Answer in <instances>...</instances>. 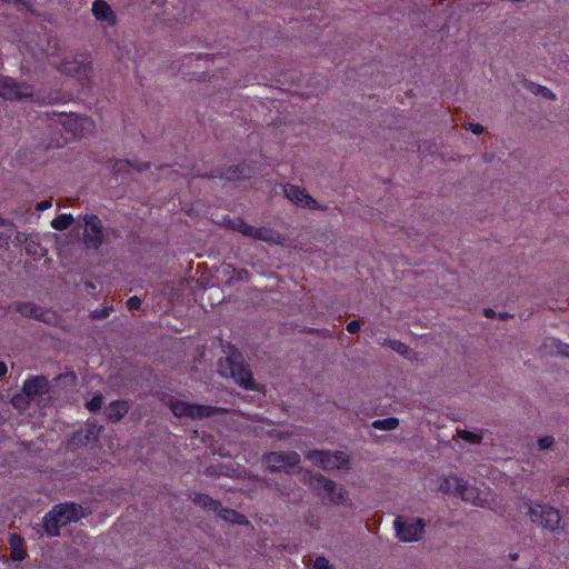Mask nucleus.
<instances>
[{
    "label": "nucleus",
    "mask_w": 569,
    "mask_h": 569,
    "mask_svg": "<svg viewBox=\"0 0 569 569\" xmlns=\"http://www.w3.org/2000/svg\"><path fill=\"white\" fill-rule=\"evenodd\" d=\"M219 373L230 377L237 385L246 390H257L251 370L243 363V357L239 351H233L218 363Z\"/></svg>",
    "instance_id": "obj_1"
},
{
    "label": "nucleus",
    "mask_w": 569,
    "mask_h": 569,
    "mask_svg": "<svg viewBox=\"0 0 569 569\" xmlns=\"http://www.w3.org/2000/svg\"><path fill=\"white\" fill-rule=\"evenodd\" d=\"M528 516L532 523L541 526L551 532H559L561 516L558 509L542 503H535L529 507Z\"/></svg>",
    "instance_id": "obj_2"
},
{
    "label": "nucleus",
    "mask_w": 569,
    "mask_h": 569,
    "mask_svg": "<svg viewBox=\"0 0 569 569\" xmlns=\"http://www.w3.org/2000/svg\"><path fill=\"white\" fill-rule=\"evenodd\" d=\"M306 458L325 470L345 469L349 465V457L342 451L312 449Z\"/></svg>",
    "instance_id": "obj_3"
},
{
    "label": "nucleus",
    "mask_w": 569,
    "mask_h": 569,
    "mask_svg": "<svg viewBox=\"0 0 569 569\" xmlns=\"http://www.w3.org/2000/svg\"><path fill=\"white\" fill-rule=\"evenodd\" d=\"M310 485L319 495L335 502L336 505H345L348 500L347 490L322 475H315L310 479Z\"/></svg>",
    "instance_id": "obj_4"
},
{
    "label": "nucleus",
    "mask_w": 569,
    "mask_h": 569,
    "mask_svg": "<svg viewBox=\"0 0 569 569\" xmlns=\"http://www.w3.org/2000/svg\"><path fill=\"white\" fill-rule=\"evenodd\" d=\"M262 462L270 472L287 471L300 463V456L296 451H270L262 456Z\"/></svg>",
    "instance_id": "obj_5"
},
{
    "label": "nucleus",
    "mask_w": 569,
    "mask_h": 569,
    "mask_svg": "<svg viewBox=\"0 0 569 569\" xmlns=\"http://www.w3.org/2000/svg\"><path fill=\"white\" fill-rule=\"evenodd\" d=\"M229 224L233 230H237L241 234L252 239L263 240L268 242H280L281 239L280 234L273 232L271 229L264 227L256 228L247 223L242 219V216L233 217V219L229 220Z\"/></svg>",
    "instance_id": "obj_6"
},
{
    "label": "nucleus",
    "mask_w": 569,
    "mask_h": 569,
    "mask_svg": "<svg viewBox=\"0 0 569 569\" xmlns=\"http://www.w3.org/2000/svg\"><path fill=\"white\" fill-rule=\"evenodd\" d=\"M395 529L399 540L403 542L418 541L425 533L426 523L420 518L401 519L396 518Z\"/></svg>",
    "instance_id": "obj_7"
},
{
    "label": "nucleus",
    "mask_w": 569,
    "mask_h": 569,
    "mask_svg": "<svg viewBox=\"0 0 569 569\" xmlns=\"http://www.w3.org/2000/svg\"><path fill=\"white\" fill-rule=\"evenodd\" d=\"M172 413L178 417H188L191 419L208 418L218 411V408L206 405H194L182 400L170 401Z\"/></svg>",
    "instance_id": "obj_8"
},
{
    "label": "nucleus",
    "mask_w": 569,
    "mask_h": 569,
    "mask_svg": "<svg viewBox=\"0 0 569 569\" xmlns=\"http://www.w3.org/2000/svg\"><path fill=\"white\" fill-rule=\"evenodd\" d=\"M33 89L26 82L4 78L1 82L0 97L6 100H21L31 97Z\"/></svg>",
    "instance_id": "obj_9"
},
{
    "label": "nucleus",
    "mask_w": 569,
    "mask_h": 569,
    "mask_svg": "<svg viewBox=\"0 0 569 569\" xmlns=\"http://www.w3.org/2000/svg\"><path fill=\"white\" fill-rule=\"evenodd\" d=\"M283 192L291 202L300 204L303 208L321 211L327 210L326 207L318 204V202L310 197L305 189H301L298 186L287 184L283 187Z\"/></svg>",
    "instance_id": "obj_10"
},
{
    "label": "nucleus",
    "mask_w": 569,
    "mask_h": 569,
    "mask_svg": "<svg viewBox=\"0 0 569 569\" xmlns=\"http://www.w3.org/2000/svg\"><path fill=\"white\" fill-rule=\"evenodd\" d=\"M60 122L67 131H70L74 136H83L92 131L94 127L93 121L89 117H82L76 113L64 114Z\"/></svg>",
    "instance_id": "obj_11"
},
{
    "label": "nucleus",
    "mask_w": 569,
    "mask_h": 569,
    "mask_svg": "<svg viewBox=\"0 0 569 569\" xmlns=\"http://www.w3.org/2000/svg\"><path fill=\"white\" fill-rule=\"evenodd\" d=\"M86 223L84 241L89 247L98 249L102 243L103 231L99 216H83Z\"/></svg>",
    "instance_id": "obj_12"
},
{
    "label": "nucleus",
    "mask_w": 569,
    "mask_h": 569,
    "mask_svg": "<svg viewBox=\"0 0 569 569\" xmlns=\"http://www.w3.org/2000/svg\"><path fill=\"white\" fill-rule=\"evenodd\" d=\"M53 509L60 519V523H63V526L76 522L84 517L82 507L76 502L58 503L53 506Z\"/></svg>",
    "instance_id": "obj_13"
},
{
    "label": "nucleus",
    "mask_w": 569,
    "mask_h": 569,
    "mask_svg": "<svg viewBox=\"0 0 569 569\" xmlns=\"http://www.w3.org/2000/svg\"><path fill=\"white\" fill-rule=\"evenodd\" d=\"M49 391V381L44 376H31L23 381V395L32 399L37 396H42Z\"/></svg>",
    "instance_id": "obj_14"
},
{
    "label": "nucleus",
    "mask_w": 569,
    "mask_h": 569,
    "mask_svg": "<svg viewBox=\"0 0 569 569\" xmlns=\"http://www.w3.org/2000/svg\"><path fill=\"white\" fill-rule=\"evenodd\" d=\"M58 69L60 72L77 77L81 81L88 80L92 71L90 63H84L78 60L63 61Z\"/></svg>",
    "instance_id": "obj_15"
},
{
    "label": "nucleus",
    "mask_w": 569,
    "mask_h": 569,
    "mask_svg": "<svg viewBox=\"0 0 569 569\" xmlns=\"http://www.w3.org/2000/svg\"><path fill=\"white\" fill-rule=\"evenodd\" d=\"M17 311L24 318L34 319L42 322H50V311L43 310L32 302H21L17 306Z\"/></svg>",
    "instance_id": "obj_16"
},
{
    "label": "nucleus",
    "mask_w": 569,
    "mask_h": 569,
    "mask_svg": "<svg viewBox=\"0 0 569 569\" xmlns=\"http://www.w3.org/2000/svg\"><path fill=\"white\" fill-rule=\"evenodd\" d=\"M92 13L99 21L107 22L109 26L117 24V16L104 0H94L92 4Z\"/></svg>",
    "instance_id": "obj_17"
},
{
    "label": "nucleus",
    "mask_w": 569,
    "mask_h": 569,
    "mask_svg": "<svg viewBox=\"0 0 569 569\" xmlns=\"http://www.w3.org/2000/svg\"><path fill=\"white\" fill-rule=\"evenodd\" d=\"M252 170L247 163L230 166L224 170H219V178L228 181H236L240 179L251 178Z\"/></svg>",
    "instance_id": "obj_18"
},
{
    "label": "nucleus",
    "mask_w": 569,
    "mask_h": 569,
    "mask_svg": "<svg viewBox=\"0 0 569 569\" xmlns=\"http://www.w3.org/2000/svg\"><path fill=\"white\" fill-rule=\"evenodd\" d=\"M129 411V405L124 400H114L106 408L107 419L117 422L122 419Z\"/></svg>",
    "instance_id": "obj_19"
},
{
    "label": "nucleus",
    "mask_w": 569,
    "mask_h": 569,
    "mask_svg": "<svg viewBox=\"0 0 569 569\" xmlns=\"http://www.w3.org/2000/svg\"><path fill=\"white\" fill-rule=\"evenodd\" d=\"M62 526L63 523H60V519L58 518V515L54 512L53 508L44 515L43 527L48 537H58Z\"/></svg>",
    "instance_id": "obj_20"
},
{
    "label": "nucleus",
    "mask_w": 569,
    "mask_h": 569,
    "mask_svg": "<svg viewBox=\"0 0 569 569\" xmlns=\"http://www.w3.org/2000/svg\"><path fill=\"white\" fill-rule=\"evenodd\" d=\"M219 518L222 520L230 522V523H237V525H248L249 521L247 517L233 509L224 508L220 505V508H218L217 512Z\"/></svg>",
    "instance_id": "obj_21"
},
{
    "label": "nucleus",
    "mask_w": 569,
    "mask_h": 569,
    "mask_svg": "<svg viewBox=\"0 0 569 569\" xmlns=\"http://www.w3.org/2000/svg\"><path fill=\"white\" fill-rule=\"evenodd\" d=\"M458 496L468 502H471L475 506H481L482 500L479 496V491L476 487L468 485L463 481V487L460 488Z\"/></svg>",
    "instance_id": "obj_22"
},
{
    "label": "nucleus",
    "mask_w": 569,
    "mask_h": 569,
    "mask_svg": "<svg viewBox=\"0 0 569 569\" xmlns=\"http://www.w3.org/2000/svg\"><path fill=\"white\" fill-rule=\"evenodd\" d=\"M11 547V558L13 561H22L27 557V551L22 547V539L19 535L12 533L9 539Z\"/></svg>",
    "instance_id": "obj_23"
},
{
    "label": "nucleus",
    "mask_w": 569,
    "mask_h": 569,
    "mask_svg": "<svg viewBox=\"0 0 569 569\" xmlns=\"http://www.w3.org/2000/svg\"><path fill=\"white\" fill-rule=\"evenodd\" d=\"M463 479L458 477H447L440 482V490L445 493L458 496L460 488L463 487Z\"/></svg>",
    "instance_id": "obj_24"
},
{
    "label": "nucleus",
    "mask_w": 569,
    "mask_h": 569,
    "mask_svg": "<svg viewBox=\"0 0 569 569\" xmlns=\"http://www.w3.org/2000/svg\"><path fill=\"white\" fill-rule=\"evenodd\" d=\"M193 502L202 509L213 511L214 513L217 512L218 508H220V502L206 493H196L193 497Z\"/></svg>",
    "instance_id": "obj_25"
},
{
    "label": "nucleus",
    "mask_w": 569,
    "mask_h": 569,
    "mask_svg": "<svg viewBox=\"0 0 569 569\" xmlns=\"http://www.w3.org/2000/svg\"><path fill=\"white\" fill-rule=\"evenodd\" d=\"M545 347L550 350V352L556 353L561 357L569 358V345L561 342L558 339L551 338L546 343Z\"/></svg>",
    "instance_id": "obj_26"
},
{
    "label": "nucleus",
    "mask_w": 569,
    "mask_h": 569,
    "mask_svg": "<svg viewBox=\"0 0 569 569\" xmlns=\"http://www.w3.org/2000/svg\"><path fill=\"white\" fill-rule=\"evenodd\" d=\"M525 86L535 94H541L543 98L548 100L556 99L555 93L545 86H540L531 81H526Z\"/></svg>",
    "instance_id": "obj_27"
},
{
    "label": "nucleus",
    "mask_w": 569,
    "mask_h": 569,
    "mask_svg": "<svg viewBox=\"0 0 569 569\" xmlns=\"http://www.w3.org/2000/svg\"><path fill=\"white\" fill-rule=\"evenodd\" d=\"M399 426V420L396 417L378 419L372 422V427L378 430H395Z\"/></svg>",
    "instance_id": "obj_28"
},
{
    "label": "nucleus",
    "mask_w": 569,
    "mask_h": 569,
    "mask_svg": "<svg viewBox=\"0 0 569 569\" xmlns=\"http://www.w3.org/2000/svg\"><path fill=\"white\" fill-rule=\"evenodd\" d=\"M381 345L390 347L392 350L403 357H409V353L411 352V349L406 343L396 339H385Z\"/></svg>",
    "instance_id": "obj_29"
},
{
    "label": "nucleus",
    "mask_w": 569,
    "mask_h": 569,
    "mask_svg": "<svg viewBox=\"0 0 569 569\" xmlns=\"http://www.w3.org/2000/svg\"><path fill=\"white\" fill-rule=\"evenodd\" d=\"M73 221V216H56V218L51 221V226L56 230H63L69 228Z\"/></svg>",
    "instance_id": "obj_30"
},
{
    "label": "nucleus",
    "mask_w": 569,
    "mask_h": 569,
    "mask_svg": "<svg viewBox=\"0 0 569 569\" xmlns=\"http://www.w3.org/2000/svg\"><path fill=\"white\" fill-rule=\"evenodd\" d=\"M457 435L459 438L470 442V443H478L481 441V436L468 431V430H457Z\"/></svg>",
    "instance_id": "obj_31"
},
{
    "label": "nucleus",
    "mask_w": 569,
    "mask_h": 569,
    "mask_svg": "<svg viewBox=\"0 0 569 569\" xmlns=\"http://www.w3.org/2000/svg\"><path fill=\"white\" fill-rule=\"evenodd\" d=\"M113 311V306H107L101 309H96L91 312V316L96 320H103L110 316Z\"/></svg>",
    "instance_id": "obj_32"
},
{
    "label": "nucleus",
    "mask_w": 569,
    "mask_h": 569,
    "mask_svg": "<svg viewBox=\"0 0 569 569\" xmlns=\"http://www.w3.org/2000/svg\"><path fill=\"white\" fill-rule=\"evenodd\" d=\"M102 406V398L100 396H94L91 400H89L87 403H86V407L87 409L90 411V412H97L100 410Z\"/></svg>",
    "instance_id": "obj_33"
},
{
    "label": "nucleus",
    "mask_w": 569,
    "mask_h": 569,
    "mask_svg": "<svg viewBox=\"0 0 569 569\" xmlns=\"http://www.w3.org/2000/svg\"><path fill=\"white\" fill-rule=\"evenodd\" d=\"M313 567L316 569H335L332 565H330L329 560L325 557H317L315 559Z\"/></svg>",
    "instance_id": "obj_34"
},
{
    "label": "nucleus",
    "mask_w": 569,
    "mask_h": 569,
    "mask_svg": "<svg viewBox=\"0 0 569 569\" xmlns=\"http://www.w3.org/2000/svg\"><path fill=\"white\" fill-rule=\"evenodd\" d=\"M553 442H555V440H553L552 437L546 436V437L539 438L538 447H539L540 450H546V449L551 448Z\"/></svg>",
    "instance_id": "obj_35"
},
{
    "label": "nucleus",
    "mask_w": 569,
    "mask_h": 569,
    "mask_svg": "<svg viewBox=\"0 0 569 569\" xmlns=\"http://www.w3.org/2000/svg\"><path fill=\"white\" fill-rule=\"evenodd\" d=\"M141 299L137 296H132L127 300V308L131 311L138 310L141 307Z\"/></svg>",
    "instance_id": "obj_36"
},
{
    "label": "nucleus",
    "mask_w": 569,
    "mask_h": 569,
    "mask_svg": "<svg viewBox=\"0 0 569 569\" xmlns=\"http://www.w3.org/2000/svg\"><path fill=\"white\" fill-rule=\"evenodd\" d=\"M131 164V161L130 160H117L114 166H113V169L117 171V172H128V167H130Z\"/></svg>",
    "instance_id": "obj_37"
},
{
    "label": "nucleus",
    "mask_w": 569,
    "mask_h": 569,
    "mask_svg": "<svg viewBox=\"0 0 569 569\" xmlns=\"http://www.w3.org/2000/svg\"><path fill=\"white\" fill-rule=\"evenodd\" d=\"M51 204H52V198H49V199L38 202L34 206L33 210L34 211H44V210L49 209L51 207Z\"/></svg>",
    "instance_id": "obj_38"
},
{
    "label": "nucleus",
    "mask_w": 569,
    "mask_h": 569,
    "mask_svg": "<svg viewBox=\"0 0 569 569\" xmlns=\"http://www.w3.org/2000/svg\"><path fill=\"white\" fill-rule=\"evenodd\" d=\"M130 167H132L137 171L141 172V171L150 169V162L131 161Z\"/></svg>",
    "instance_id": "obj_39"
},
{
    "label": "nucleus",
    "mask_w": 569,
    "mask_h": 569,
    "mask_svg": "<svg viewBox=\"0 0 569 569\" xmlns=\"http://www.w3.org/2000/svg\"><path fill=\"white\" fill-rule=\"evenodd\" d=\"M347 331L351 335L357 333L360 330V321L359 320H351L347 325Z\"/></svg>",
    "instance_id": "obj_40"
},
{
    "label": "nucleus",
    "mask_w": 569,
    "mask_h": 569,
    "mask_svg": "<svg viewBox=\"0 0 569 569\" xmlns=\"http://www.w3.org/2000/svg\"><path fill=\"white\" fill-rule=\"evenodd\" d=\"M466 128L472 131L475 134H481L485 130L480 123H468V127Z\"/></svg>",
    "instance_id": "obj_41"
},
{
    "label": "nucleus",
    "mask_w": 569,
    "mask_h": 569,
    "mask_svg": "<svg viewBox=\"0 0 569 569\" xmlns=\"http://www.w3.org/2000/svg\"><path fill=\"white\" fill-rule=\"evenodd\" d=\"M23 403H24V398H23V396L16 395V396L12 398V405H13L16 408H21Z\"/></svg>",
    "instance_id": "obj_42"
},
{
    "label": "nucleus",
    "mask_w": 569,
    "mask_h": 569,
    "mask_svg": "<svg viewBox=\"0 0 569 569\" xmlns=\"http://www.w3.org/2000/svg\"><path fill=\"white\" fill-rule=\"evenodd\" d=\"M199 177L204 178V179H216V178H219V171H211L209 173L199 174Z\"/></svg>",
    "instance_id": "obj_43"
},
{
    "label": "nucleus",
    "mask_w": 569,
    "mask_h": 569,
    "mask_svg": "<svg viewBox=\"0 0 569 569\" xmlns=\"http://www.w3.org/2000/svg\"><path fill=\"white\" fill-rule=\"evenodd\" d=\"M8 371V367L4 361H0V377L4 376Z\"/></svg>",
    "instance_id": "obj_44"
},
{
    "label": "nucleus",
    "mask_w": 569,
    "mask_h": 569,
    "mask_svg": "<svg viewBox=\"0 0 569 569\" xmlns=\"http://www.w3.org/2000/svg\"><path fill=\"white\" fill-rule=\"evenodd\" d=\"M483 315L487 318H492L495 316V311L491 308L483 309Z\"/></svg>",
    "instance_id": "obj_45"
},
{
    "label": "nucleus",
    "mask_w": 569,
    "mask_h": 569,
    "mask_svg": "<svg viewBox=\"0 0 569 569\" xmlns=\"http://www.w3.org/2000/svg\"><path fill=\"white\" fill-rule=\"evenodd\" d=\"M509 558L511 560H517L518 559V553H509Z\"/></svg>",
    "instance_id": "obj_46"
},
{
    "label": "nucleus",
    "mask_w": 569,
    "mask_h": 569,
    "mask_svg": "<svg viewBox=\"0 0 569 569\" xmlns=\"http://www.w3.org/2000/svg\"><path fill=\"white\" fill-rule=\"evenodd\" d=\"M87 287L91 288V289H96V286L93 283H91V282H87Z\"/></svg>",
    "instance_id": "obj_47"
},
{
    "label": "nucleus",
    "mask_w": 569,
    "mask_h": 569,
    "mask_svg": "<svg viewBox=\"0 0 569 569\" xmlns=\"http://www.w3.org/2000/svg\"><path fill=\"white\" fill-rule=\"evenodd\" d=\"M26 250H27V252H28L29 254H31V253L36 254V253H37V251H31L28 247H26Z\"/></svg>",
    "instance_id": "obj_48"
},
{
    "label": "nucleus",
    "mask_w": 569,
    "mask_h": 569,
    "mask_svg": "<svg viewBox=\"0 0 569 569\" xmlns=\"http://www.w3.org/2000/svg\"><path fill=\"white\" fill-rule=\"evenodd\" d=\"M166 167H168V166H167V164H163V166H160V167H159V169L161 170V169H163V168H166Z\"/></svg>",
    "instance_id": "obj_49"
},
{
    "label": "nucleus",
    "mask_w": 569,
    "mask_h": 569,
    "mask_svg": "<svg viewBox=\"0 0 569 569\" xmlns=\"http://www.w3.org/2000/svg\"><path fill=\"white\" fill-rule=\"evenodd\" d=\"M507 317H508L507 313L501 315V318H503V319L507 318Z\"/></svg>",
    "instance_id": "obj_50"
}]
</instances>
